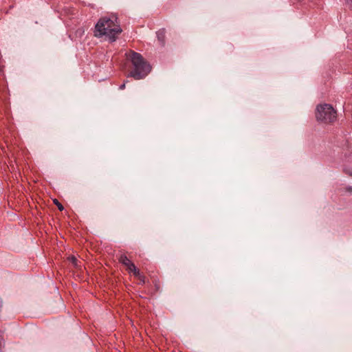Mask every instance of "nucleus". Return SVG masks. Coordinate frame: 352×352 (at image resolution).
Masks as SVG:
<instances>
[{
	"label": "nucleus",
	"mask_w": 352,
	"mask_h": 352,
	"mask_svg": "<svg viewBox=\"0 0 352 352\" xmlns=\"http://www.w3.org/2000/svg\"><path fill=\"white\" fill-rule=\"evenodd\" d=\"M133 274L136 276H140V271H139V270L138 268H136L135 271H133Z\"/></svg>",
	"instance_id": "9d476101"
},
{
	"label": "nucleus",
	"mask_w": 352,
	"mask_h": 352,
	"mask_svg": "<svg viewBox=\"0 0 352 352\" xmlns=\"http://www.w3.org/2000/svg\"><path fill=\"white\" fill-rule=\"evenodd\" d=\"M119 261L126 267L129 266L132 263L125 254H121L119 256Z\"/></svg>",
	"instance_id": "39448f33"
},
{
	"label": "nucleus",
	"mask_w": 352,
	"mask_h": 352,
	"mask_svg": "<svg viewBox=\"0 0 352 352\" xmlns=\"http://www.w3.org/2000/svg\"><path fill=\"white\" fill-rule=\"evenodd\" d=\"M122 32L117 16L112 14L110 16H103L98 20L95 25L94 36L98 38L104 36L109 41L114 42L117 35Z\"/></svg>",
	"instance_id": "f257e3e1"
},
{
	"label": "nucleus",
	"mask_w": 352,
	"mask_h": 352,
	"mask_svg": "<svg viewBox=\"0 0 352 352\" xmlns=\"http://www.w3.org/2000/svg\"><path fill=\"white\" fill-rule=\"evenodd\" d=\"M3 331H0V351H1V349L3 346L4 345V340L3 338Z\"/></svg>",
	"instance_id": "6e6552de"
},
{
	"label": "nucleus",
	"mask_w": 352,
	"mask_h": 352,
	"mask_svg": "<svg viewBox=\"0 0 352 352\" xmlns=\"http://www.w3.org/2000/svg\"><path fill=\"white\" fill-rule=\"evenodd\" d=\"M347 190H348L349 191H351V190H352V187H351V186L349 187V188H347Z\"/></svg>",
	"instance_id": "f8f14e48"
},
{
	"label": "nucleus",
	"mask_w": 352,
	"mask_h": 352,
	"mask_svg": "<svg viewBox=\"0 0 352 352\" xmlns=\"http://www.w3.org/2000/svg\"><path fill=\"white\" fill-rule=\"evenodd\" d=\"M157 40L160 45L164 46L165 44V32L164 30H159L157 32Z\"/></svg>",
	"instance_id": "20e7f679"
},
{
	"label": "nucleus",
	"mask_w": 352,
	"mask_h": 352,
	"mask_svg": "<svg viewBox=\"0 0 352 352\" xmlns=\"http://www.w3.org/2000/svg\"><path fill=\"white\" fill-rule=\"evenodd\" d=\"M124 88H125V83L122 84V85H120V87H119V89H120V90H122V89H124Z\"/></svg>",
	"instance_id": "9b49d317"
},
{
	"label": "nucleus",
	"mask_w": 352,
	"mask_h": 352,
	"mask_svg": "<svg viewBox=\"0 0 352 352\" xmlns=\"http://www.w3.org/2000/svg\"><path fill=\"white\" fill-rule=\"evenodd\" d=\"M69 261L74 265V267H77V259L75 256H71L68 258Z\"/></svg>",
	"instance_id": "0eeeda50"
},
{
	"label": "nucleus",
	"mask_w": 352,
	"mask_h": 352,
	"mask_svg": "<svg viewBox=\"0 0 352 352\" xmlns=\"http://www.w3.org/2000/svg\"><path fill=\"white\" fill-rule=\"evenodd\" d=\"M53 202L57 206L60 211H63L64 210L63 206L56 199H54Z\"/></svg>",
	"instance_id": "423d86ee"
},
{
	"label": "nucleus",
	"mask_w": 352,
	"mask_h": 352,
	"mask_svg": "<svg viewBox=\"0 0 352 352\" xmlns=\"http://www.w3.org/2000/svg\"><path fill=\"white\" fill-rule=\"evenodd\" d=\"M316 118L318 122L331 123L336 120L337 112L331 104H319L316 107Z\"/></svg>",
	"instance_id": "7ed1b4c3"
},
{
	"label": "nucleus",
	"mask_w": 352,
	"mask_h": 352,
	"mask_svg": "<svg viewBox=\"0 0 352 352\" xmlns=\"http://www.w3.org/2000/svg\"><path fill=\"white\" fill-rule=\"evenodd\" d=\"M130 59L133 66V69L129 73V76L135 80L144 78L151 72L150 65L138 52H132Z\"/></svg>",
	"instance_id": "f03ea898"
},
{
	"label": "nucleus",
	"mask_w": 352,
	"mask_h": 352,
	"mask_svg": "<svg viewBox=\"0 0 352 352\" xmlns=\"http://www.w3.org/2000/svg\"><path fill=\"white\" fill-rule=\"evenodd\" d=\"M127 267H128V269H129V271L133 272V271H135V270H136V268H137V267H136V266L134 265V263H131L129 265V266H128Z\"/></svg>",
	"instance_id": "1a4fd4ad"
},
{
	"label": "nucleus",
	"mask_w": 352,
	"mask_h": 352,
	"mask_svg": "<svg viewBox=\"0 0 352 352\" xmlns=\"http://www.w3.org/2000/svg\"><path fill=\"white\" fill-rule=\"evenodd\" d=\"M2 305H3V302H2V301H1V302H0V307H2Z\"/></svg>",
	"instance_id": "ddd939ff"
}]
</instances>
